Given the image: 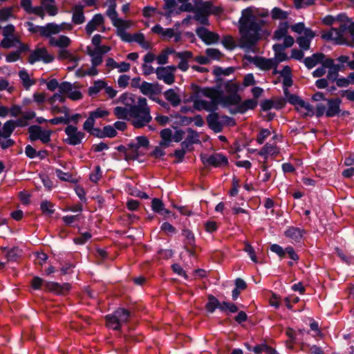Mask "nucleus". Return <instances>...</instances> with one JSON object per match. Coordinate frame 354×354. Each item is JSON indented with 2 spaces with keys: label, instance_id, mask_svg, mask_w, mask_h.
Masks as SVG:
<instances>
[{
  "label": "nucleus",
  "instance_id": "nucleus-1",
  "mask_svg": "<svg viewBox=\"0 0 354 354\" xmlns=\"http://www.w3.org/2000/svg\"><path fill=\"white\" fill-rule=\"evenodd\" d=\"M263 25L264 21L254 15L250 9L243 10L242 16L239 20L240 38L238 46L248 53H257V43L261 39V31ZM221 44L229 50H233L237 46L231 35L224 36Z\"/></svg>",
  "mask_w": 354,
  "mask_h": 354
},
{
  "label": "nucleus",
  "instance_id": "nucleus-2",
  "mask_svg": "<svg viewBox=\"0 0 354 354\" xmlns=\"http://www.w3.org/2000/svg\"><path fill=\"white\" fill-rule=\"evenodd\" d=\"M322 22L327 26H334L330 30L322 32L321 37L323 39L332 41L337 45L354 47V22L348 20L346 16L328 15L323 18Z\"/></svg>",
  "mask_w": 354,
  "mask_h": 354
},
{
  "label": "nucleus",
  "instance_id": "nucleus-3",
  "mask_svg": "<svg viewBox=\"0 0 354 354\" xmlns=\"http://www.w3.org/2000/svg\"><path fill=\"white\" fill-rule=\"evenodd\" d=\"M130 120L135 128H142L152 120L150 107L145 97L139 96L136 102L130 106Z\"/></svg>",
  "mask_w": 354,
  "mask_h": 354
},
{
  "label": "nucleus",
  "instance_id": "nucleus-4",
  "mask_svg": "<svg viewBox=\"0 0 354 354\" xmlns=\"http://www.w3.org/2000/svg\"><path fill=\"white\" fill-rule=\"evenodd\" d=\"M131 316V313L128 310L118 308L113 314L106 316V325L113 330H120L121 325L127 323Z\"/></svg>",
  "mask_w": 354,
  "mask_h": 354
},
{
  "label": "nucleus",
  "instance_id": "nucleus-5",
  "mask_svg": "<svg viewBox=\"0 0 354 354\" xmlns=\"http://www.w3.org/2000/svg\"><path fill=\"white\" fill-rule=\"evenodd\" d=\"M177 67L175 66L158 67L155 73L157 79L163 81L166 84L171 85L175 82V71Z\"/></svg>",
  "mask_w": 354,
  "mask_h": 354
},
{
  "label": "nucleus",
  "instance_id": "nucleus-6",
  "mask_svg": "<svg viewBox=\"0 0 354 354\" xmlns=\"http://www.w3.org/2000/svg\"><path fill=\"white\" fill-rule=\"evenodd\" d=\"M244 59L254 64L259 68L263 71H269L277 66V62L274 59H266L263 57H252L250 55H244Z\"/></svg>",
  "mask_w": 354,
  "mask_h": 354
},
{
  "label": "nucleus",
  "instance_id": "nucleus-7",
  "mask_svg": "<svg viewBox=\"0 0 354 354\" xmlns=\"http://www.w3.org/2000/svg\"><path fill=\"white\" fill-rule=\"evenodd\" d=\"M64 132L66 135V138L64 139V142L70 145H77L82 142V140L84 138V133L78 130V129L73 125H68Z\"/></svg>",
  "mask_w": 354,
  "mask_h": 354
},
{
  "label": "nucleus",
  "instance_id": "nucleus-8",
  "mask_svg": "<svg viewBox=\"0 0 354 354\" xmlns=\"http://www.w3.org/2000/svg\"><path fill=\"white\" fill-rule=\"evenodd\" d=\"M230 119L227 116L220 117L217 113H212L207 117L209 127L215 133L222 131L223 124Z\"/></svg>",
  "mask_w": 354,
  "mask_h": 354
},
{
  "label": "nucleus",
  "instance_id": "nucleus-9",
  "mask_svg": "<svg viewBox=\"0 0 354 354\" xmlns=\"http://www.w3.org/2000/svg\"><path fill=\"white\" fill-rule=\"evenodd\" d=\"M201 160L204 165H211L214 167H220L228 164L227 158L219 153H216L209 156L201 155Z\"/></svg>",
  "mask_w": 354,
  "mask_h": 354
},
{
  "label": "nucleus",
  "instance_id": "nucleus-10",
  "mask_svg": "<svg viewBox=\"0 0 354 354\" xmlns=\"http://www.w3.org/2000/svg\"><path fill=\"white\" fill-rule=\"evenodd\" d=\"M211 7V3L208 1L203 3L201 8H198L194 10V16L193 17V19L201 24L208 26V15L210 14Z\"/></svg>",
  "mask_w": 354,
  "mask_h": 354
},
{
  "label": "nucleus",
  "instance_id": "nucleus-11",
  "mask_svg": "<svg viewBox=\"0 0 354 354\" xmlns=\"http://www.w3.org/2000/svg\"><path fill=\"white\" fill-rule=\"evenodd\" d=\"M104 17L102 14H95L93 18L87 23L85 30L87 35H91L95 30L105 31Z\"/></svg>",
  "mask_w": 354,
  "mask_h": 354
},
{
  "label": "nucleus",
  "instance_id": "nucleus-12",
  "mask_svg": "<svg viewBox=\"0 0 354 354\" xmlns=\"http://www.w3.org/2000/svg\"><path fill=\"white\" fill-rule=\"evenodd\" d=\"M196 33L207 45L217 44L220 39L218 34L211 32L204 27L198 28L196 30Z\"/></svg>",
  "mask_w": 354,
  "mask_h": 354
},
{
  "label": "nucleus",
  "instance_id": "nucleus-13",
  "mask_svg": "<svg viewBox=\"0 0 354 354\" xmlns=\"http://www.w3.org/2000/svg\"><path fill=\"white\" fill-rule=\"evenodd\" d=\"M140 92L149 97L152 100L153 97H156V95H158L162 92V86L158 83H149L143 82L139 86Z\"/></svg>",
  "mask_w": 354,
  "mask_h": 354
},
{
  "label": "nucleus",
  "instance_id": "nucleus-14",
  "mask_svg": "<svg viewBox=\"0 0 354 354\" xmlns=\"http://www.w3.org/2000/svg\"><path fill=\"white\" fill-rule=\"evenodd\" d=\"M72 28V25L67 24L66 23H62L61 24H57L55 23L47 24H46V37L50 38V37H52V35L58 34L65 30H71Z\"/></svg>",
  "mask_w": 354,
  "mask_h": 354
},
{
  "label": "nucleus",
  "instance_id": "nucleus-15",
  "mask_svg": "<svg viewBox=\"0 0 354 354\" xmlns=\"http://www.w3.org/2000/svg\"><path fill=\"white\" fill-rule=\"evenodd\" d=\"M218 104L216 101L210 100L197 99L194 102V107L198 111L205 110L207 111H214L217 109Z\"/></svg>",
  "mask_w": 354,
  "mask_h": 354
},
{
  "label": "nucleus",
  "instance_id": "nucleus-16",
  "mask_svg": "<svg viewBox=\"0 0 354 354\" xmlns=\"http://www.w3.org/2000/svg\"><path fill=\"white\" fill-rule=\"evenodd\" d=\"M315 36V33L311 29H307L304 35L297 38L296 41L301 50H307L310 48V41Z\"/></svg>",
  "mask_w": 354,
  "mask_h": 354
},
{
  "label": "nucleus",
  "instance_id": "nucleus-17",
  "mask_svg": "<svg viewBox=\"0 0 354 354\" xmlns=\"http://www.w3.org/2000/svg\"><path fill=\"white\" fill-rule=\"evenodd\" d=\"M327 102V117H334L340 112V104L342 100L339 98L325 100Z\"/></svg>",
  "mask_w": 354,
  "mask_h": 354
},
{
  "label": "nucleus",
  "instance_id": "nucleus-18",
  "mask_svg": "<svg viewBox=\"0 0 354 354\" xmlns=\"http://www.w3.org/2000/svg\"><path fill=\"white\" fill-rule=\"evenodd\" d=\"M71 289L69 283L60 285L56 282H46V290H48L55 294H64Z\"/></svg>",
  "mask_w": 354,
  "mask_h": 354
},
{
  "label": "nucleus",
  "instance_id": "nucleus-19",
  "mask_svg": "<svg viewBox=\"0 0 354 354\" xmlns=\"http://www.w3.org/2000/svg\"><path fill=\"white\" fill-rule=\"evenodd\" d=\"M71 41L69 37L65 35H61L59 37H50L49 44L50 45L59 48H65L70 46Z\"/></svg>",
  "mask_w": 354,
  "mask_h": 354
},
{
  "label": "nucleus",
  "instance_id": "nucleus-20",
  "mask_svg": "<svg viewBox=\"0 0 354 354\" xmlns=\"http://www.w3.org/2000/svg\"><path fill=\"white\" fill-rule=\"evenodd\" d=\"M72 21L75 24H82L85 21V16L84 15V6L82 5H75L72 8Z\"/></svg>",
  "mask_w": 354,
  "mask_h": 354
},
{
  "label": "nucleus",
  "instance_id": "nucleus-21",
  "mask_svg": "<svg viewBox=\"0 0 354 354\" xmlns=\"http://www.w3.org/2000/svg\"><path fill=\"white\" fill-rule=\"evenodd\" d=\"M241 98L237 93H232L219 98V104L227 107L230 105H237L241 102Z\"/></svg>",
  "mask_w": 354,
  "mask_h": 354
},
{
  "label": "nucleus",
  "instance_id": "nucleus-22",
  "mask_svg": "<svg viewBox=\"0 0 354 354\" xmlns=\"http://www.w3.org/2000/svg\"><path fill=\"white\" fill-rule=\"evenodd\" d=\"M324 58H325L324 54L322 53H317L310 57H306L304 59V63L308 69H310L318 64H321V62H323Z\"/></svg>",
  "mask_w": 354,
  "mask_h": 354
},
{
  "label": "nucleus",
  "instance_id": "nucleus-23",
  "mask_svg": "<svg viewBox=\"0 0 354 354\" xmlns=\"http://www.w3.org/2000/svg\"><path fill=\"white\" fill-rule=\"evenodd\" d=\"M28 133L31 141L40 140L44 143V131H42L41 127L37 125H32L28 128Z\"/></svg>",
  "mask_w": 354,
  "mask_h": 354
},
{
  "label": "nucleus",
  "instance_id": "nucleus-24",
  "mask_svg": "<svg viewBox=\"0 0 354 354\" xmlns=\"http://www.w3.org/2000/svg\"><path fill=\"white\" fill-rule=\"evenodd\" d=\"M304 230L299 227H290L284 232L286 236L294 241L299 242L303 237Z\"/></svg>",
  "mask_w": 354,
  "mask_h": 354
},
{
  "label": "nucleus",
  "instance_id": "nucleus-25",
  "mask_svg": "<svg viewBox=\"0 0 354 354\" xmlns=\"http://www.w3.org/2000/svg\"><path fill=\"white\" fill-rule=\"evenodd\" d=\"M160 136L161 138V141L159 143L160 147H168L173 140L172 131L169 128L164 129L160 131Z\"/></svg>",
  "mask_w": 354,
  "mask_h": 354
},
{
  "label": "nucleus",
  "instance_id": "nucleus-26",
  "mask_svg": "<svg viewBox=\"0 0 354 354\" xmlns=\"http://www.w3.org/2000/svg\"><path fill=\"white\" fill-rule=\"evenodd\" d=\"M165 99L170 102L173 106H178L181 102L180 96L176 93V91L169 88L164 92L163 93Z\"/></svg>",
  "mask_w": 354,
  "mask_h": 354
},
{
  "label": "nucleus",
  "instance_id": "nucleus-27",
  "mask_svg": "<svg viewBox=\"0 0 354 354\" xmlns=\"http://www.w3.org/2000/svg\"><path fill=\"white\" fill-rule=\"evenodd\" d=\"M86 53L91 57V63L93 66H97L102 62V55L96 50L91 46H87Z\"/></svg>",
  "mask_w": 354,
  "mask_h": 354
},
{
  "label": "nucleus",
  "instance_id": "nucleus-28",
  "mask_svg": "<svg viewBox=\"0 0 354 354\" xmlns=\"http://www.w3.org/2000/svg\"><path fill=\"white\" fill-rule=\"evenodd\" d=\"M296 109L303 116H313L315 114L314 108L303 100L296 107Z\"/></svg>",
  "mask_w": 354,
  "mask_h": 354
},
{
  "label": "nucleus",
  "instance_id": "nucleus-29",
  "mask_svg": "<svg viewBox=\"0 0 354 354\" xmlns=\"http://www.w3.org/2000/svg\"><path fill=\"white\" fill-rule=\"evenodd\" d=\"M59 57L60 59H67L69 62L74 63L73 66H68V70L69 71L73 70L77 66V63L80 60V58L79 57L73 56L68 50H64L63 48L60 50L59 53Z\"/></svg>",
  "mask_w": 354,
  "mask_h": 354
},
{
  "label": "nucleus",
  "instance_id": "nucleus-30",
  "mask_svg": "<svg viewBox=\"0 0 354 354\" xmlns=\"http://www.w3.org/2000/svg\"><path fill=\"white\" fill-rule=\"evenodd\" d=\"M15 127L14 120H10L6 122L3 125L2 129L0 130L1 137L3 138H10Z\"/></svg>",
  "mask_w": 354,
  "mask_h": 354
},
{
  "label": "nucleus",
  "instance_id": "nucleus-31",
  "mask_svg": "<svg viewBox=\"0 0 354 354\" xmlns=\"http://www.w3.org/2000/svg\"><path fill=\"white\" fill-rule=\"evenodd\" d=\"M289 28L288 22H282L279 24L278 28L274 31L273 38L276 40H281L287 36Z\"/></svg>",
  "mask_w": 354,
  "mask_h": 354
},
{
  "label": "nucleus",
  "instance_id": "nucleus-32",
  "mask_svg": "<svg viewBox=\"0 0 354 354\" xmlns=\"http://www.w3.org/2000/svg\"><path fill=\"white\" fill-rule=\"evenodd\" d=\"M257 106V100L256 99H249L239 103L237 111L241 113H244L249 109H254Z\"/></svg>",
  "mask_w": 354,
  "mask_h": 354
},
{
  "label": "nucleus",
  "instance_id": "nucleus-33",
  "mask_svg": "<svg viewBox=\"0 0 354 354\" xmlns=\"http://www.w3.org/2000/svg\"><path fill=\"white\" fill-rule=\"evenodd\" d=\"M138 149L133 142L129 143L127 145V150L125 151L124 159L127 161L136 160L139 156Z\"/></svg>",
  "mask_w": 354,
  "mask_h": 354
},
{
  "label": "nucleus",
  "instance_id": "nucleus-34",
  "mask_svg": "<svg viewBox=\"0 0 354 354\" xmlns=\"http://www.w3.org/2000/svg\"><path fill=\"white\" fill-rule=\"evenodd\" d=\"M18 44H19V40L16 35L3 37L0 42L1 46L6 49L16 47L18 46Z\"/></svg>",
  "mask_w": 354,
  "mask_h": 354
},
{
  "label": "nucleus",
  "instance_id": "nucleus-35",
  "mask_svg": "<svg viewBox=\"0 0 354 354\" xmlns=\"http://www.w3.org/2000/svg\"><path fill=\"white\" fill-rule=\"evenodd\" d=\"M278 153V149L275 144L266 143L258 153L267 158L268 155H274Z\"/></svg>",
  "mask_w": 354,
  "mask_h": 354
},
{
  "label": "nucleus",
  "instance_id": "nucleus-36",
  "mask_svg": "<svg viewBox=\"0 0 354 354\" xmlns=\"http://www.w3.org/2000/svg\"><path fill=\"white\" fill-rule=\"evenodd\" d=\"M19 76L26 89H29L31 86L35 84V81L30 78L28 72L24 69L19 71Z\"/></svg>",
  "mask_w": 354,
  "mask_h": 354
},
{
  "label": "nucleus",
  "instance_id": "nucleus-37",
  "mask_svg": "<svg viewBox=\"0 0 354 354\" xmlns=\"http://www.w3.org/2000/svg\"><path fill=\"white\" fill-rule=\"evenodd\" d=\"M221 303L213 295L208 296V301L205 305L206 310L212 313L214 312L216 308H219L221 310Z\"/></svg>",
  "mask_w": 354,
  "mask_h": 354
},
{
  "label": "nucleus",
  "instance_id": "nucleus-38",
  "mask_svg": "<svg viewBox=\"0 0 354 354\" xmlns=\"http://www.w3.org/2000/svg\"><path fill=\"white\" fill-rule=\"evenodd\" d=\"M58 12L59 8L55 0H46V14L54 17Z\"/></svg>",
  "mask_w": 354,
  "mask_h": 354
},
{
  "label": "nucleus",
  "instance_id": "nucleus-39",
  "mask_svg": "<svg viewBox=\"0 0 354 354\" xmlns=\"http://www.w3.org/2000/svg\"><path fill=\"white\" fill-rule=\"evenodd\" d=\"M133 41L138 43L142 48L147 50L151 48V44L145 40V35L142 33H136L133 35Z\"/></svg>",
  "mask_w": 354,
  "mask_h": 354
},
{
  "label": "nucleus",
  "instance_id": "nucleus-40",
  "mask_svg": "<svg viewBox=\"0 0 354 354\" xmlns=\"http://www.w3.org/2000/svg\"><path fill=\"white\" fill-rule=\"evenodd\" d=\"M114 114L119 119L130 120V107L127 109L125 107L117 106L114 109Z\"/></svg>",
  "mask_w": 354,
  "mask_h": 354
},
{
  "label": "nucleus",
  "instance_id": "nucleus-41",
  "mask_svg": "<svg viewBox=\"0 0 354 354\" xmlns=\"http://www.w3.org/2000/svg\"><path fill=\"white\" fill-rule=\"evenodd\" d=\"M203 94L210 100L216 101L219 104L220 93L217 90L214 88H206L203 91Z\"/></svg>",
  "mask_w": 354,
  "mask_h": 354
},
{
  "label": "nucleus",
  "instance_id": "nucleus-42",
  "mask_svg": "<svg viewBox=\"0 0 354 354\" xmlns=\"http://www.w3.org/2000/svg\"><path fill=\"white\" fill-rule=\"evenodd\" d=\"M44 58V48H38L33 51L29 56L28 62L30 64H34L35 62L42 59Z\"/></svg>",
  "mask_w": 354,
  "mask_h": 354
},
{
  "label": "nucleus",
  "instance_id": "nucleus-43",
  "mask_svg": "<svg viewBox=\"0 0 354 354\" xmlns=\"http://www.w3.org/2000/svg\"><path fill=\"white\" fill-rule=\"evenodd\" d=\"M131 24L129 21H125L120 18H118L113 22V25L117 28L118 32L124 31L130 28Z\"/></svg>",
  "mask_w": 354,
  "mask_h": 354
},
{
  "label": "nucleus",
  "instance_id": "nucleus-44",
  "mask_svg": "<svg viewBox=\"0 0 354 354\" xmlns=\"http://www.w3.org/2000/svg\"><path fill=\"white\" fill-rule=\"evenodd\" d=\"M106 86L105 82L102 80H97L95 81L93 84V86H91L88 88V94L90 95H95L98 93L100 90L104 88Z\"/></svg>",
  "mask_w": 354,
  "mask_h": 354
},
{
  "label": "nucleus",
  "instance_id": "nucleus-45",
  "mask_svg": "<svg viewBox=\"0 0 354 354\" xmlns=\"http://www.w3.org/2000/svg\"><path fill=\"white\" fill-rule=\"evenodd\" d=\"M12 8H5L0 10V29L2 28L1 23L7 21L12 16Z\"/></svg>",
  "mask_w": 354,
  "mask_h": 354
},
{
  "label": "nucleus",
  "instance_id": "nucleus-46",
  "mask_svg": "<svg viewBox=\"0 0 354 354\" xmlns=\"http://www.w3.org/2000/svg\"><path fill=\"white\" fill-rule=\"evenodd\" d=\"M26 155L30 158H33L36 156L41 157V159L43 158L44 151H37L31 145H27L25 149Z\"/></svg>",
  "mask_w": 354,
  "mask_h": 354
},
{
  "label": "nucleus",
  "instance_id": "nucleus-47",
  "mask_svg": "<svg viewBox=\"0 0 354 354\" xmlns=\"http://www.w3.org/2000/svg\"><path fill=\"white\" fill-rule=\"evenodd\" d=\"M117 132L115 129V127H112L111 125H108L104 127L103 131L102 134L99 135L97 134V136L103 138V137H109V138H113L116 136Z\"/></svg>",
  "mask_w": 354,
  "mask_h": 354
},
{
  "label": "nucleus",
  "instance_id": "nucleus-48",
  "mask_svg": "<svg viewBox=\"0 0 354 354\" xmlns=\"http://www.w3.org/2000/svg\"><path fill=\"white\" fill-rule=\"evenodd\" d=\"M182 234L185 238V244L193 246L195 243V237L192 232L188 229H185Z\"/></svg>",
  "mask_w": 354,
  "mask_h": 354
},
{
  "label": "nucleus",
  "instance_id": "nucleus-49",
  "mask_svg": "<svg viewBox=\"0 0 354 354\" xmlns=\"http://www.w3.org/2000/svg\"><path fill=\"white\" fill-rule=\"evenodd\" d=\"M205 53L209 59L210 58L212 59H220L223 56L221 52L216 48H207Z\"/></svg>",
  "mask_w": 354,
  "mask_h": 354
},
{
  "label": "nucleus",
  "instance_id": "nucleus-50",
  "mask_svg": "<svg viewBox=\"0 0 354 354\" xmlns=\"http://www.w3.org/2000/svg\"><path fill=\"white\" fill-rule=\"evenodd\" d=\"M26 26L30 32L35 33L39 32L41 37L44 36V27L35 25L30 21L26 22Z\"/></svg>",
  "mask_w": 354,
  "mask_h": 354
},
{
  "label": "nucleus",
  "instance_id": "nucleus-51",
  "mask_svg": "<svg viewBox=\"0 0 354 354\" xmlns=\"http://www.w3.org/2000/svg\"><path fill=\"white\" fill-rule=\"evenodd\" d=\"M243 251H245V252H247L251 260L253 262L257 263V259L256 257L255 251H254L253 247L247 241L244 242Z\"/></svg>",
  "mask_w": 354,
  "mask_h": 354
},
{
  "label": "nucleus",
  "instance_id": "nucleus-52",
  "mask_svg": "<svg viewBox=\"0 0 354 354\" xmlns=\"http://www.w3.org/2000/svg\"><path fill=\"white\" fill-rule=\"evenodd\" d=\"M288 17V13L279 8H274L272 10V17L274 19H285Z\"/></svg>",
  "mask_w": 354,
  "mask_h": 354
},
{
  "label": "nucleus",
  "instance_id": "nucleus-53",
  "mask_svg": "<svg viewBox=\"0 0 354 354\" xmlns=\"http://www.w3.org/2000/svg\"><path fill=\"white\" fill-rule=\"evenodd\" d=\"M176 6V0H165V6L164 9L167 10V12L165 14V16L167 17H170L172 12L173 8Z\"/></svg>",
  "mask_w": 354,
  "mask_h": 354
},
{
  "label": "nucleus",
  "instance_id": "nucleus-54",
  "mask_svg": "<svg viewBox=\"0 0 354 354\" xmlns=\"http://www.w3.org/2000/svg\"><path fill=\"white\" fill-rule=\"evenodd\" d=\"M270 131L268 129H261L257 137V142L261 145L264 142L265 140L270 136Z\"/></svg>",
  "mask_w": 354,
  "mask_h": 354
},
{
  "label": "nucleus",
  "instance_id": "nucleus-55",
  "mask_svg": "<svg viewBox=\"0 0 354 354\" xmlns=\"http://www.w3.org/2000/svg\"><path fill=\"white\" fill-rule=\"evenodd\" d=\"M6 256L8 261H16L17 259L20 256V250L17 248H12L8 251Z\"/></svg>",
  "mask_w": 354,
  "mask_h": 354
},
{
  "label": "nucleus",
  "instance_id": "nucleus-56",
  "mask_svg": "<svg viewBox=\"0 0 354 354\" xmlns=\"http://www.w3.org/2000/svg\"><path fill=\"white\" fill-rule=\"evenodd\" d=\"M187 133L188 135L186 138L187 140L189 141L192 144L197 143L198 142H199V136L196 131L189 128L187 129Z\"/></svg>",
  "mask_w": 354,
  "mask_h": 354
},
{
  "label": "nucleus",
  "instance_id": "nucleus-57",
  "mask_svg": "<svg viewBox=\"0 0 354 354\" xmlns=\"http://www.w3.org/2000/svg\"><path fill=\"white\" fill-rule=\"evenodd\" d=\"M151 207L155 212L161 213L163 210L164 204L161 200L153 198L151 201Z\"/></svg>",
  "mask_w": 354,
  "mask_h": 354
},
{
  "label": "nucleus",
  "instance_id": "nucleus-58",
  "mask_svg": "<svg viewBox=\"0 0 354 354\" xmlns=\"http://www.w3.org/2000/svg\"><path fill=\"white\" fill-rule=\"evenodd\" d=\"M1 29H2L1 34L3 37H10L15 35V28L12 24H8L6 26H2Z\"/></svg>",
  "mask_w": 354,
  "mask_h": 354
},
{
  "label": "nucleus",
  "instance_id": "nucleus-59",
  "mask_svg": "<svg viewBox=\"0 0 354 354\" xmlns=\"http://www.w3.org/2000/svg\"><path fill=\"white\" fill-rule=\"evenodd\" d=\"M227 310H228L230 313H236L238 311V308L234 304L226 301L222 302L221 310L225 311Z\"/></svg>",
  "mask_w": 354,
  "mask_h": 354
},
{
  "label": "nucleus",
  "instance_id": "nucleus-60",
  "mask_svg": "<svg viewBox=\"0 0 354 354\" xmlns=\"http://www.w3.org/2000/svg\"><path fill=\"white\" fill-rule=\"evenodd\" d=\"M234 68L232 67H228L227 68H222L221 67H217L214 69V73L216 75H229L230 74L234 72Z\"/></svg>",
  "mask_w": 354,
  "mask_h": 354
},
{
  "label": "nucleus",
  "instance_id": "nucleus-61",
  "mask_svg": "<svg viewBox=\"0 0 354 354\" xmlns=\"http://www.w3.org/2000/svg\"><path fill=\"white\" fill-rule=\"evenodd\" d=\"M161 230L168 235H171L176 232V228L168 222H165L162 224Z\"/></svg>",
  "mask_w": 354,
  "mask_h": 354
},
{
  "label": "nucleus",
  "instance_id": "nucleus-62",
  "mask_svg": "<svg viewBox=\"0 0 354 354\" xmlns=\"http://www.w3.org/2000/svg\"><path fill=\"white\" fill-rule=\"evenodd\" d=\"M95 118L92 117L90 114L87 120L85 121L83 125V129L88 132H91L93 129V126L95 124Z\"/></svg>",
  "mask_w": 354,
  "mask_h": 354
},
{
  "label": "nucleus",
  "instance_id": "nucleus-63",
  "mask_svg": "<svg viewBox=\"0 0 354 354\" xmlns=\"http://www.w3.org/2000/svg\"><path fill=\"white\" fill-rule=\"evenodd\" d=\"M73 89V85L67 82H62L59 86V91L60 93H66L67 95Z\"/></svg>",
  "mask_w": 354,
  "mask_h": 354
},
{
  "label": "nucleus",
  "instance_id": "nucleus-64",
  "mask_svg": "<svg viewBox=\"0 0 354 354\" xmlns=\"http://www.w3.org/2000/svg\"><path fill=\"white\" fill-rule=\"evenodd\" d=\"M6 90L9 93H12L14 91V87L10 86L9 82L1 77L0 78V91Z\"/></svg>",
  "mask_w": 354,
  "mask_h": 354
}]
</instances>
